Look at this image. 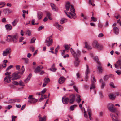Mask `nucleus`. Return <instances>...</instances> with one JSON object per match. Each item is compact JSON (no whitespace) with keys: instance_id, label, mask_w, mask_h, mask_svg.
<instances>
[{"instance_id":"25","label":"nucleus","mask_w":121,"mask_h":121,"mask_svg":"<svg viewBox=\"0 0 121 121\" xmlns=\"http://www.w3.org/2000/svg\"><path fill=\"white\" fill-rule=\"evenodd\" d=\"M91 82H92V84L91 85L90 87V90L94 89L95 88L94 82L92 80H91Z\"/></svg>"},{"instance_id":"58","label":"nucleus","mask_w":121,"mask_h":121,"mask_svg":"<svg viewBox=\"0 0 121 121\" xmlns=\"http://www.w3.org/2000/svg\"><path fill=\"white\" fill-rule=\"evenodd\" d=\"M103 48V45L99 44V47L98 48L100 50L102 49Z\"/></svg>"},{"instance_id":"37","label":"nucleus","mask_w":121,"mask_h":121,"mask_svg":"<svg viewBox=\"0 0 121 121\" xmlns=\"http://www.w3.org/2000/svg\"><path fill=\"white\" fill-rule=\"evenodd\" d=\"M5 51L9 54L11 52V49L10 48H8L6 49Z\"/></svg>"},{"instance_id":"13","label":"nucleus","mask_w":121,"mask_h":121,"mask_svg":"<svg viewBox=\"0 0 121 121\" xmlns=\"http://www.w3.org/2000/svg\"><path fill=\"white\" fill-rule=\"evenodd\" d=\"M62 100L64 104H68L69 102V99L68 98H64L63 97Z\"/></svg>"},{"instance_id":"7","label":"nucleus","mask_w":121,"mask_h":121,"mask_svg":"<svg viewBox=\"0 0 121 121\" xmlns=\"http://www.w3.org/2000/svg\"><path fill=\"white\" fill-rule=\"evenodd\" d=\"M81 54V51L78 49L76 51V52H74V53L73 55L74 57H76L77 56H80Z\"/></svg>"},{"instance_id":"3","label":"nucleus","mask_w":121,"mask_h":121,"mask_svg":"<svg viewBox=\"0 0 121 121\" xmlns=\"http://www.w3.org/2000/svg\"><path fill=\"white\" fill-rule=\"evenodd\" d=\"M19 35L17 33H16L13 35H8V37H11L12 41L14 43H16L17 41Z\"/></svg>"},{"instance_id":"16","label":"nucleus","mask_w":121,"mask_h":121,"mask_svg":"<svg viewBox=\"0 0 121 121\" xmlns=\"http://www.w3.org/2000/svg\"><path fill=\"white\" fill-rule=\"evenodd\" d=\"M65 78L63 77H61L59 79L58 82L60 84L63 83L65 81Z\"/></svg>"},{"instance_id":"18","label":"nucleus","mask_w":121,"mask_h":121,"mask_svg":"<svg viewBox=\"0 0 121 121\" xmlns=\"http://www.w3.org/2000/svg\"><path fill=\"white\" fill-rule=\"evenodd\" d=\"M43 15V13L42 12H39L37 13L38 18L39 19H41Z\"/></svg>"},{"instance_id":"34","label":"nucleus","mask_w":121,"mask_h":121,"mask_svg":"<svg viewBox=\"0 0 121 121\" xmlns=\"http://www.w3.org/2000/svg\"><path fill=\"white\" fill-rule=\"evenodd\" d=\"M77 106L76 105H72L70 106V108L71 110L73 111L74 110V108H76Z\"/></svg>"},{"instance_id":"5","label":"nucleus","mask_w":121,"mask_h":121,"mask_svg":"<svg viewBox=\"0 0 121 121\" xmlns=\"http://www.w3.org/2000/svg\"><path fill=\"white\" fill-rule=\"evenodd\" d=\"M108 107L110 111L112 112H114L116 111V109L113 107V105L112 104H108Z\"/></svg>"},{"instance_id":"24","label":"nucleus","mask_w":121,"mask_h":121,"mask_svg":"<svg viewBox=\"0 0 121 121\" xmlns=\"http://www.w3.org/2000/svg\"><path fill=\"white\" fill-rule=\"evenodd\" d=\"M85 48H87L88 49L91 50L92 49L91 47L87 44V42H85Z\"/></svg>"},{"instance_id":"49","label":"nucleus","mask_w":121,"mask_h":121,"mask_svg":"<svg viewBox=\"0 0 121 121\" xmlns=\"http://www.w3.org/2000/svg\"><path fill=\"white\" fill-rule=\"evenodd\" d=\"M5 3L4 2H0V5H2V6L1 7V8L4 7L5 5Z\"/></svg>"},{"instance_id":"55","label":"nucleus","mask_w":121,"mask_h":121,"mask_svg":"<svg viewBox=\"0 0 121 121\" xmlns=\"http://www.w3.org/2000/svg\"><path fill=\"white\" fill-rule=\"evenodd\" d=\"M9 54L7 52H6L5 51H3V55L4 56H6L8 55Z\"/></svg>"},{"instance_id":"40","label":"nucleus","mask_w":121,"mask_h":121,"mask_svg":"<svg viewBox=\"0 0 121 121\" xmlns=\"http://www.w3.org/2000/svg\"><path fill=\"white\" fill-rule=\"evenodd\" d=\"M88 112L89 116L90 119V120H92V118L91 117V112L90 110H88Z\"/></svg>"},{"instance_id":"35","label":"nucleus","mask_w":121,"mask_h":121,"mask_svg":"<svg viewBox=\"0 0 121 121\" xmlns=\"http://www.w3.org/2000/svg\"><path fill=\"white\" fill-rule=\"evenodd\" d=\"M94 59H95V61L97 62V63L98 64H100V63L99 61L98 57L97 56H95V57Z\"/></svg>"},{"instance_id":"6","label":"nucleus","mask_w":121,"mask_h":121,"mask_svg":"<svg viewBox=\"0 0 121 121\" xmlns=\"http://www.w3.org/2000/svg\"><path fill=\"white\" fill-rule=\"evenodd\" d=\"M69 103L70 104H72L73 103L75 100V96L74 94H73L70 95L69 97Z\"/></svg>"},{"instance_id":"36","label":"nucleus","mask_w":121,"mask_h":121,"mask_svg":"<svg viewBox=\"0 0 121 121\" xmlns=\"http://www.w3.org/2000/svg\"><path fill=\"white\" fill-rule=\"evenodd\" d=\"M69 14L71 15L72 17L73 18L75 19L76 18V16L75 13H73V14L71 12H70Z\"/></svg>"},{"instance_id":"52","label":"nucleus","mask_w":121,"mask_h":121,"mask_svg":"<svg viewBox=\"0 0 121 121\" xmlns=\"http://www.w3.org/2000/svg\"><path fill=\"white\" fill-rule=\"evenodd\" d=\"M26 34L29 36H30L31 35L30 31H27L26 32Z\"/></svg>"},{"instance_id":"2","label":"nucleus","mask_w":121,"mask_h":121,"mask_svg":"<svg viewBox=\"0 0 121 121\" xmlns=\"http://www.w3.org/2000/svg\"><path fill=\"white\" fill-rule=\"evenodd\" d=\"M52 35L51 36L47 37L46 39L45 43H47L46 45L48 47L51 46L53 43V41L52 39Z\"/></svg>"},{"instance_id":"51","label":"nucleus","mask_w":121,"mask_h":121,"mask_svg":"<svg viewBox=\"0 0 121 121\" xmlns=\"http://www.w3.org/2000/svg\"><path fill=\"white\" fill-rule=\"evenodd\" d=\"M6 40L8 42H10L12 41L11 37L9 38H8V37H7V39Z\"/></svg>"},{"instance_id":"8","label":"nucleus","mask_w":121,"mask_h":121,"mask_svg":"<svg viewBox=\"0 0 121 121\" xmlns=\"http://www.w3.org/2000/svg\"><path fill=\"white\" fill-rule=\"evenodd\" d=\"M92 45L94 48H97L99 47V44L98 43L97 41L95 40L93 42Z\"/></svg>"},{"instance_id":"47","label":"nucleus","mask_w":121,"mask_h":121,"mask_svg":"<svg viewBox=\"0 0 121 121\" xmlns=\"http://www.w3.org/2000/svg\"><path fill=\"white\" fill-rule=\"evenodd\" d=\"M46 90L45 89L43 90L41 92V95L42 96L43 95V94L46 92Z\"/></svg>"},{"instance_id":"42","label":"nucleus","mask_w":121,"mask_h":121,"mask_svg":"<svg viewBox=\"0 0 121 121\" xmlns=\"http://www.w3.org/2000/svg\"><path fill=\"white\" fill-rule=\"evenodd\" d=\"M19 85L20 86H24V83L21 80H20L19 82Z\"/></svg>"},{"instance_id":"60","label":"nucleus","mask_w":121,"mask_h":121,"mask_svg":"<svg viewBox=\"0 0 121 121\" xmlns=\"http://www.w3.org/2000/svg\"><path fill=\"white\" fill-rule=\"evenodd\" d=\"M24 39L23 37H21L19 39V41L20 42H22V40H24Z\"/></svg>"},{"instance_id":"64","label":"nucleus","mask_w":121,"mask_h":121,"mask_svg":"<svg viewBox=\"0 0 121 121\" xmlns=\"http://www.w3.org/2000/svg\"><path fill=\"white\" fill-rule=\"evenodd\" d=\"M103 35H104L102 33H101L98 35V36L99 37H103Z\"/></svg>"},{"instance_id":"32","label":"nucleus","mask_w":121,"mask_h":121,"mask_svg":"<svg viewBox=\"0 0 121 121\" xmlns=\"http://www.w3.org/2000/svg\"><path fill=\"white\" fill-rule=\"evenodd\" d=\"M51 5L52 9L53 10H55L56 11H58V10L57 9H56L55 5L51 3Z\"/></svg>"},{"instance_id":"43","label":"nucleus","mask_w":121,"mask_h":121,"mask_svg":"<svg viewBox=\"0 0 121 121\" xmlns=\"http://www.w3.org/2000/svg\"><path fill=\"white\" fill-rule=\"evenodd\" d=\"M25 61V63L27 64L28 62V60L27 58H23L22 59Z\"/></svg>"},{"instance_id":"41","label":"nucleus","mask_w":121,"mask_h":121,"mask_svg":"<svg viewBox=\"0 0 121 121\" xmlns=\"http://www.w3.org/2000/svg\"><path fill=\"white\" fill-rule=\"evenodd\" d=\"M94 2V0H89V3L90 4H91L93 6H94L95 5V4L92 3L93 2Z\"/></svg>"},{"instance_id":"46","label":"nucleus","mask_w":121,"mask_h":121,"mask_svg":"<svg viewBox=\"0 0 121 121\" xmlns=\"http://www.w3.org/2000/svg\"><path fill=\"white\" fill-rule=\"evenodd\" d=\"M99 95L100 98H103V95L102 91H100L99 92Z\"/></svg>"},{"instance_id":"63","label":"nucleus","mask_w":121,"mask_h":121,"mask_svg":"<svg viewBox=\"0 0 121 121\" xmlns=\"http://www.w3.org/2000/svg\"><path fill=\"white\" fill-rule=\"evenodd\" d=\"M110 86L113 88H115L114 85L113 83L112 82L110 83Z\"/></svg>"},{"instance_id":"23","label":"nucleus","mask_w":121,"mask_h":121,"mask_svg":"<svg viewBox=\"0 0 121 121\" xmlns=\"http://www.w3.org/2000/svg\"><path fill=\"white\" fill-rule=\"evenodd\" d=\"M70 5V3L69 2H67L66 4V8L67 11H68L69 10Z\"/></svg>"},{"instance_id":"48","label":"nucleus","mask_w":121,"mask_h":121,"mask_svg":"<svg viewBox=\"0 0 121 121\" xmlns=\"http://www.w3.org/2000/svg\"><path fill=\"white\" fill-rule=\"evenodd\" d=\"M97 20V18H95L93 17H91V21H93V22H95Z\"/></svg>"},{"instance_id":"9","label":"nucleus","mask_w":121,"mask_h":121,"mask_svg":"<svg viewBox=\"0 0 121 121\" xmlns=\"http://www.w3.org/2000/svg\"><path fill=\"white\" fill-rule=\"evenodd\" d=\"M86 71L85 74V79L86 81H87L88 80V74L89 73V67L88 65H86Z\"/></svg>"},{"instance_id":"21","label":"nucleus","mask_w":121,"mask_h":121,"mask_svg":"<svg viewBox=\"0 0 121 121\" xmlns=\"http://www.w3.org/2000/svg\"><path fill=\"white\" fill-rule=\"evenodd\" d=\"M109 97L110 99H114L115 98L116 96L112 93L110 94L109 95Z\"/></svg>"},{"instance_id":"26","label":"nucleus","mask_w":121,"mask_h":121,"mask_svg":"<svg viewBox=\"0 0 121 121\" xmlns=\"http://www.w3.org/2000/svg\"><path fill=\"white\" fill-rule=\"evenodd\" d=\"M50 81V79L48 77H45L44 79V82L46 83H48Z\"/></svg>"},{"instance_id":"11","label":"nucleus","mask_w":121,"mask_h":121,"mask_svg":"<svg viewBox=\"0 0 121 121\" xmlns=\"http://www.w3.org/2000/svg\"><path fill=\"white\" fill-rule=\"evenodd\" d=\"M43 68V67L42 65L39 66L35 70V72L36 73L41 71Z\"/></svg>"},{"instance_id":"62","label":"nucleus","mask_w":121,"mask_h":121,"mask_svg":"<svg viewBox=\"0 0 121 121\" xmlns=\"http://www.w3.org/2000/svg\"><path fill=\"white\" fill-rule=\"evenodd\" d=\"M70 52L72 55H73L75 51L73 50L72 48H71Z\"/></svg>"},{"instance_id":"28","label":"nucleus","mask_w":121,"mask_h":121,"mask_svg":"<svg viewBox=\"0 0 121 121\" xmlns=\"http://www.w3.org/2000/svg\"><path fill=\"white\" fill-rule=\"evenodd\" d=\"M97 69L99 73H102V72L103 69L101 66H99L97 67Z\"/></svg>"},{"instance_id":"22","label":"nucleus","mask_w":121,"mask_h":121,"mask_svg":"<svg viewBox=\"0 0 121 121\" xmlns=\"http://www.w3.org/2000/svg\"><path fill=\"white\" fill-rule=\"evenodd\" d=\"M81 100V99L80 98V96L79 95H77V98L76 99L77 102L79 104Z\"/></svg>"},{"instance_id":"31","label":"nucleus","mask_w":121,"mask_h":121,"mask_svg":"<svg viewBox=\"0 0 121 121\" xmlns=\"http://www.w3.org/2000/svg\"><path fill=\"white\" fill-rule=\"evenodd\" d=\"M51 14L49 12H48L47 13V17L50 20H51L52 19V18L50 17Z\"/></svg>"},{"instance_id":"57","label":"nucleus","mask_w":121,"mask_h":121,"mask_svg":"<svg viewBox=\"0 0 121 121\" xmlns=\"http://www.w3.org/2000/svg\"><path fill=\"white\" fill-rule=\"evenodd\" d=\"M116 73L118 75L121 74V71L118 70L116 71Z\"/></svg>"},{"instance_id":"29","label":"nucleus","mask_w":121,"mask_h":121,"mask_svg":"<svg viewBox=\"0 0 121 121\" xmlns=\"http://www.w3.org/2000/svg\"><path fill=\"white\" fill-rule=\"evenodd\" d=\"M15 102V99H10L8 101V103L9 104H11Z\"/></svg>"},{"instance_id":"54","label":"nucleus","mask_w":121,"mask_h":121,"mask_svg":"<svg viewBox=\"0 0 121 121\" xmlns=\"http://www.w3.org/2000/svg\"><path fill=\"white\" fill-rule=\"evenodd\" d=\"M30 50L32 51L33 52L34 51V50L35 48H34L33 46H31L30 48Z\"/></svg>"},{"instance_id":"53","label":"nucleus","mask_w":121,"mask_h":121,"mask_svg":"<svg viewBox=\"0 0 121 121\" xmlns=\"http://www.w3.org/2000/svg\"><path fill=\"white\" fill-rule=\"evenodd\" d=\"M13 67V66L12 65H11L9 66L6 69V71H7L8 70H9L12 67Z\"/></svg>"},{"instance_id":"19","label":"nucleus","mask_w":121,"mask_h":121,"mask_svg":"<svg viewBox=\"0 0 121 121\" xmlns=\"http://www.w3.org/2000/svg\"><path fill=\"white\" fill-rule=\"evenodd\" d=\"M5 26L6 30H10L12 29V27L11 25L10 24H6L5 25Z\"/></svg>"},{"instance_id":"30","label":"nucleus","mask_w":121,"mask_h":121,"mask_svg":"<svg viewBox=\"0 0 121 121\" xmlns=\"http://www.w3.org/2000/svg\"><path fill=\"white\" fill-rule=\"evenodd\" d=\"M111 75H106L104 77V79L105 81H106L108 80L110 76Z\"/></svg>"},{"instance_id":"44","label":"nucleus","mask_w":121,"mask_h":121,"mask_svg":"<svg viewBox=\"0 0 121 121\" xmlns=\"http://www.w3.org/2000/svg\"><path fill=\"white\" fill-rule=\"evenodd\" d=\"M17 21L15 20H14V21L12 22V24L13 26H15L17 24Z\"/></svg>"},{"instance_id":"15","label":"nucleus","mask_w":121,"mask_h":121,"mask_svg":"<svg viewBox=\"0 0 121 121\" xmlns=\"http://www.w3.org/2000/svg\"><path fill=\"white\" fill-rule=\"evenodd\" d=\"M100 82L101 83V88L102 89L104 88V86L106 85V83L105 82L103 81V80L102 79H101L99 80Z\"/></svg>"},{"instance_id":"17","label":"nucleus","mask_w":121,"mask_h":121,"mask_svg":"<svg viewBox=\"0 0 121 121\" xmlns=\"http://www.w3.org/2000/svg\"><path fill=\"white\" fill-rule=\"evenodd\" d=\"M38 117L39 119V121H46V117L44 116L42 117L40 115H39L38 116Z\"/></svg>"},{"instance_id":"45","label":"nucleus","mask_w":121,"mask_h":121,"mask_svg":"<svg viewBox=\"0 0 121 121\" xmlns=\"http://www.w3.org/2000/svg\"><path fill=\"white\" fill-rule=\"evenodd\" d=\"M36 40V38L35 37H33L31 39L30 43H34L35 40Z\"/></svg>"},{"instance_id":"27","label":"nucleus","mask_w":121,"mask_h":121,"mask_svg":"<svg viewBox=\"0 0 121 121\" xmlns=\"http://www.w3.org/2000/svg\"><path fill=\"white\" fill-rule=\"evenodd\" d=\"M67 19L65 18H63L61 19L60 21V23L61 24H63L67 21Z\"/></svg>"},{"instance_id":"61","label":"nucleus","mask_w":121,"mask_h":121,"mask_svg":"<svg viewBox=\"0 0 121 121\" xmlns=\"http://www.w3.org/2000/svg\"><path fill=\"white\" fill-rule=\"evenodd\" d=\"M16 67L17 70L19 71L20 69V66L19 65H17L16 66Z\"/></svg>"},{"instance_id":"1","label":"nucleus","mask_w":121,"mask_h":121,"mask_svg":"<svg viewBox=\"0 0 121 121\" xmlns=\"http://www.w3.org/2000/svg\"><path fill=\"white\" fill-rule=\"evenodd\" d=\"M21 69L22 71V72L18 71L13 73L12 75V77L14 78H16L17 79L19 78L21 76L19 74H22L25 71V69L23 66H22V67Z\"/></svg>"},{"instance_id":"39","label":"nucleus","mask_w":121,"mask_h":121,"mask_svg":"<svg viewBox=\"0 0 121 121\" xmlns=\"http://www.w3.org/2000/svg\"><path fill=\"white\" fill-rule=\"evenodd\" d=\"M48 69L53 72H55L57 70L55 68H51L50 69Z\"/></svg>"},{"instance_id":"33","label":"nucleus","mask_w":121,"mask_h":121,"mask_svg":"<svg viewBox=\"0 0 121 121\" xmlns=\"http://www.w3.org/2000/svg\"><path fill=\"white\" fill-rule=\"evenodd\" d=\"M71 8H70V10L71 12H73V13H74L75 12V9L73 6L71 5Z\"/></svg>"},{"instance_id":"38","label":"nucleus","mask_w":121,"mask_h":121,"mask_svg":"<svg viewBox=\"0 0 121 121\" xmlns=\"http://www.w3.org/2000/svg\"><path fill=\"white\" fill-rule=\"evenodd\" d=\"M64 47L65 48V49L66 50H69L70 48V46L67 45H64Z\"/></svg>"},{"instance_id":"56","label":"nucleus","mask_w":121,"mask_h":121,"mask_svg":"<svg viewBox=\"0 0 121 121\" xmlns=\"http://www.w3.org/2000/svg\"><path fill=\"white\" fill-rule=\"evenodd\" d=\"M84 117H85L86 118H88V117L86 114V112L85 111V109L84 108Z\"/></svg>"},{"instance_id":"14","label":"nucleus","mask_w":121,"mask_h":121,"mask_svg":"<svg viewBox=\"0 0 121 121\" xmlns=\"http://www.w3.org/2000/svg\"><path fill=\"white\" fill-rule=\"evenodd\" d=\"M121 65V61L119 60L117 61L115 64V67L117 69L118 68L119 66Z\"/></svg>"},{"instance_id":"12","label":"nucleus","mask_w":121,"mask_h":121,"mask_svg":"<svg viewBox=\"0 0 121 121\" xmlns=\"http://www.w3.org/2000/svg\"><path fill=\"white\" fill-rule=\"evenodd\" d=\"M75 58V59L74 62V65L75 66L77 67L79 65L80 61L77 57Z\"/></svg>"},{"instance_id":"59","label":"nucleus","mask_w":121,"mask_h":121,"mask_svg":"<svg viewBox=\"0 0 121 121\" xmlns=\"http://www.w3.org/2000/svg\"><path fill=\"white\" fill-rule=\"evenodd\" d=\"M31 76L32 74L31 73H30L29 74L27 78V79H29V80H30V78H31Z\"/></svg>"},{"instance_id":"4","label":"nucleus","mask_w":121,"mask_h":121,"mask_svg":"<svg viewBox=\"0 0 121 121\" xmlns=\"http://www.w3.org/2000/svg\"><path fill=\"white\" fill-rule=\"evenodd\" d=\"M33 95H29L28 97L29 100L28 101V102L30 104H34L38 101V99H36L33 97Z\"/></svg>"},{"instance_id":"50","label":"nucleus","mask_w":121,"mask_h":121,"mask_svg":"<svg viewBox=\"0 0 121 121\" xmlns=\"http://www.w3.org/2000/svg\"><path fill=\"white\" fill-rule=\"evenodd\" d=\"M12 84L15 85H19V83L16 81H14L12 82Z\"/></svg>"},{"instance_id":"10","label":"nucleus","mask_w":121,"mask_h":121,"mask_svg":"<svg viewBox=\"0 0 121 121\" xmlns=\"http://www.w3.org/2000/svg\"><path fill=\"white\" fill-rule=\"evenodd\" d=\"M11 77L9 75H8L6 77L4 78V81H5V83H9L11 82Z\"/></svg>"},{"instance_id":"20","label":"nucleus","mask_w":121,"mask_h":121,"mask_svg":"<svg viewBox=\"0 0 121 121\" xmlns=\"http://www.w3.org/2000/svg\"><path fill=\"white\" fill-rule=\"evenodd\" d=\"M56 26L57 28H58V29L60 30H63V27L59 25L57 23H56Z\"/></svg>"}]
</instances>
